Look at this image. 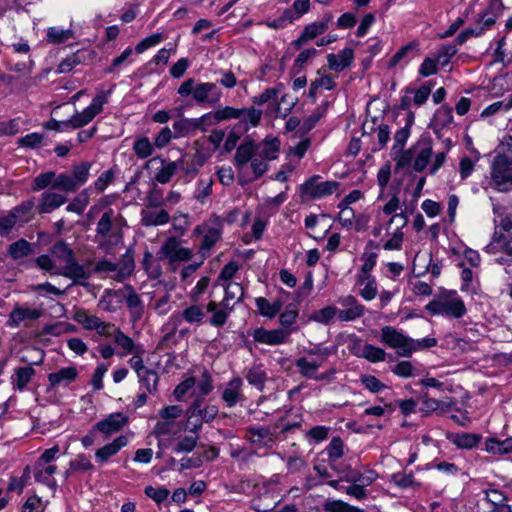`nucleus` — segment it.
<instances>
[{"mask_svg": "<svg viewBox=\"0 0 512 512\" xmlns=\"http://www.w3.org/2000/svg\"><path fill=\"white\" fill-rule=\"evenodd\" d=\"M125 218L113 209L106 210L97 222L95 241L99 249L111 253L114 248L123 242V228L126 226Z\"/></svg>", "mask_w": 512, "mask_h": 512, "instance_id": "1", "label": "nucleus"}, {"mask_svg": "<svg viewBox=\"0 0 512 512\" xmlns=\"http://www.w3.org/2000/svg\"><path fill=\"white\" fill-rule=\"evenodd\" d=\"M381 342L388 347L395 349L401 357H410L415 351L432 348L437 345L436 338H424L414 340L392 326H385L381 329Z\"/></svg>", "mask_w": 512, "mask_h": 512, "instance_id": "2", "label": "nucleus"}, {"mask_svg": "<svg viewBox=\"0 0 512 512\" xmlns=\"http://www.w3.org/2000/svg\"><path fill=\"white\" fill-rule=\"evenodd\" d=\"M51 255L64 265L61 276L72 280L73 285L86 286V280L91 277V271L79 264L74 251L63 241L56 242L51 248Z\"/></svg>", "mask_w": 512, "mask_h": 512, "instance_id": "3", "label": "nucleus"}, {"mask_svg": "<svg viewBox=\"0 0 512 512\" xmlns=\"http://www.w3.org/2000/svg\"><path fill=\"white\" fill-rule=\"evenodd\" d=\"M426 310L432 315H443L451 318H461L466 313L463 300L454 291L443 292L433 298Z\"/></svg>", "mask_w": 512, "mask_h": 512, "instance_id": "4", "label": "nucleus"}, {"mask_svg": "<svg viewBox=\"0 0 512 512\" xmlns=\"http://www.w3.org/2000/svg\"><path fill=\"white\" fill-rule=\"evenodd\" d=\"M491 185L501 192L512 190V160L504 155L494 158L491 166Z\"/></svg>", "mask_w": 512, "mask_h": 512, "instance_id": "5", "label": "nucleus"}, {"mask_svg": "<svg viewBox=\"0 0 512 512\" xmlns=\"http://www.w3.org/2000/svg\"><path fill=\"white\" fill-rule=\"evenodd\" d=\"M109 93V91L100 92L93 98L92 103L87 108L80 113H76L69 120H66L64 126L71 129H78L90 123L96 115L101 113L104 104L107 102Z\"/></svg>", "mask_w": 512, "mask_h": 512, "instance_id": "6", "label": "nucleus"}, {"mask_svg": "<svg viewBox=\"0 0 512 512\" xmlns=\"http://www.w3.org/2000/svg\"><path fill=\"white\" fill-rule=\"evenodd\" d=\"M319 176H313L301 185L303 196L310 199L322 198L333 194L339 187L336 181H319Z\"/></svg>", "mask_w": 512, "mask_h": 512, "instance_id": "7", "label": "nucleus"}, {"mask_svg": "<svg viewBox=\"0 0 512 512\" xmlns=\"http://www.w3.org/2000/svg\"><path fill=\"white\" fill-rule=\"evenodd\" d=\"M159 253L168 259L170 263L185 262L192 258L193 252L189 248L182 247L175 237L167 238L162 244Z\"/></svg>", "mask_w": 512, "mask_h": 512, "instance_id": "8", "label": "nucleus"}, {"mask_svg": "<svg viewBox=\"0 0 512 512\" xmlns=\"http://www.w3.org/2000/svg\"><path fill=\"white\" fill-rule=\"evenodd\" d=\"M134 270V261L132 259H125L122 264L113 263L107 259L98 261L94 266V271L101 272H114L113 278L117 281H124L127 279Z\"/></svg>", "mask_w": 512, "mask_h": 512, "instance_id": "9", "label": "nucleus"}, {"mask_svg": "<svg viewBox=\"0 0 512 512\" xmlns=\"http://www.w3.org/2000/svg\"><path fill=\"white\" fill-rule=\"evenodd\" d=\"M246 438L258 448H271L276 442V436L269 427H249Z\"/></svg>", "mask_w": 512, "mask_h": 512, "instance_id": "10", "label": "nucleus"}, {"mask_svg": "<svg viewBox=\"0 0 512 512\" xmlns=\"http://www.w3.org/2000/svg\"><path fill=\"white\" fill-rule=\"evenodd\" d=\"M127 423L128 416L121 412H116L109 414L106 418L96 423L95 426L100 433L104 434L105 438H108L112 434L119 432Z\"/></svg>", "mask_w": 512, "mask_h": 512, "instance_id": "11", "label": "nucleus"}, {"mask_svg": "<svg viewBox=\"0 0 512 512\" xmlns=\"http://www.w3.org/2000/svg\"><path fill=\"white\" fill-rule=\"evenodd\" d=\"M32 471L36 482L46 485L52 490L56 489L57 483L53 477L57 471L55 464L43 463L37 460L32 466Z\"/></svg>", "mask_w": 512, "mask_h": 512, "instance_id": "12", "label": "nucleus"}, {"mask_svg": "<svg viewBox=\"0 0 512 512\" xmlns=\"http://www.w3.org/2000/svg\"><path fill=\"white\" fill-rule=\"evenodd\" d=\"M224 220L220 216H212L208 222L204 237L200 246L201 251H209L214 244L220 239L222 234Z\"/></svg>", "mask_w": 512, "mask_h": 512, "instance_id": "13", "label": "nucleus"}, {"mask_svg": "<svg viewBox=\"0 0 512 512\" xmlns=\"http://www.w3.org/2000/svg\"><path fill=\"white\" fill-rule=\"evenodd\" d=\"M414 150L417 154L413 163V169L416 172H422L427 167L433 153L431 139H420L414 146Z\"/></svg>", "mask_w": 512, "mask_h": 512, "instance_id": "14", "label": "nucleus"}, {"mask_svg": "<svg viewBox=\"0 0 512 512\" xmlns=\"http://www.w3.org/2000/svg\"><path fill=\"white\" fill-rule=\"evenodd\" d=\"M291 331L286 329L265 330L258 328L254 331L253 338L260 343L278 345L286 342Z\"/></svg>", "mask_w": 512, "mask_h": 512, "instance_id": "15", "label": "nucleus"}, {"mask_svg": "<svg viewBox=\"0 0 512 512\" xmlns=\"http://www.w3.org/2000/svg\"><path fill=\"white\" fill-rule=\"evenodd\" d=\"M159 161L161 163L160 169L154 175V179L161 184H166L171 181L172 177L182 167L183 159L178 161H167L163 158H153L148 163Z\"/></svg>", "mask_w": 512, "mask_h": 512, "instance_id": "16", "label": "nucleus"}, {"mask_svg": "<svg viewBox=\"0 0 512 512\" xmlns=\"http://www.w3.org/2000/svg\"><path fill=\"white\" fill-rule=\"evenodd\" d=\"M220 96L217 86L214 83L206 82L196 85L193 99L198 103H216Z\"/></svg>", "mask_w": 512, "mask_h": 512, "instance_id": "17", "label": "nucleus"}, {"mask_svg": "<svg viewBox=\"0 0 512 512\" xmlns=\"http://www.w3.org/2000/svg\"><path fill=\"white\" fill-rule=\"evenodd\" d=\"M256 149V143L250 138H246L245 141L239 145L234 155V164L239 171H242L246 164L251 161L256 154Z\"/></svg>", "mask_w": 512, "mask_h": 512, "instance_id": "18", "label": "nucleus"}, {"mask_svg": "<svg viewBox=\"0 0 512 512\" xmlns=\"http://www.w3.org/2000/svg\"><path fill=\"white\" fill-rule=\"evenodd\" d=\"M42 315V311L39 309H32L28 307L16 306L10 313L8 319V326L10 327H19L20 324L25 321H33L40 318Z\"/></svg>", "mask_w": 512, "mask_h": 512, "instance_id": "19", "label": "nucleus"}, {"mask_svg": "<svg viewBox=\"0 0 512 512\" xmlns=\"http://www.w3.org/2000/svg\"><path fill=\"white\" fill-rule=\"evenodd\" d=\"M242 385L243 381L239 377L233 378L226 384L222 392V399L228 407H234L243 400Z\"/></svg>", "mask_w": 512, "mask_h": 512, "instance_id": "20", "label": "nucleus"}, {"mask_svg": "<svg viewBox=\"0 0 512 512\" xmlns=\"http://www.w3.org/2000/svg\"><path fill=\"white\" fill-rule=\"evenodd\" d=\"M123 301H126L127 307L130 309L133 320H139L143 315V303L140 296L135 292L131 285L122 288Z\"/></svg>", "mask_w": 512, "mask_h": 512, "instance_id": "21", "label": "nucleus"}, {"mask_svg": "<svg viewBox=\"0 0 512 512\" xmlns=\"http://www.w3.org/2000/svg\"><path fill=\"white\" fill-rule=\"evenodd\" d=\"M128 443L127 437L121 435L115 438L111 443L104 445L95 452V457L99 463L107 462L112 456L116 455L120 449Z\"/></svg>", "mask_w": 512, "mask_h": 512, "instance_id": "22", "label": "nucleus"}, {"mask_svg": "<svg viewBox=\"0 0 512 512\" xmlns=\"http://www.w3.org/2000/svg\"><path fill=\"white\" fill-rule=\"evenodd\" d=\"M67 201L66 196L56 192H45L37 205L39 214L51 213Z\"/></svg>", "mask_w": 512, "mask_h": 512, "instance_id": "23", "label": "nucleus"}, {"mask_svg": "<svg viewBox=\"0 0 512 512\" xmlns=\"http://www.w3.org/2000/svg\"><path fill=\"white\" fill-rule=\"evenodd\" d=\"M123 302V292L122 289L112 290L106 289L104 290L98 306L107 312H115L118 310Z\"/></svg>", "mask_w": 512, "mask_h": 512, "instance_id": "24", "label": "nucleus"}, {"mask_svg": "<svg viewBox=\"0 0 512 512\" xmlns=\"http://www.w3.org/2000/svg\"><path fill=\"white\" fill-rule=\"evenodd\" d=\"M354 59V52L351 48H345L338 54H328V67L336 72L348 68Z\"/></svg>", "mask_w": 512, "mask_h": 512, "instance_id": "25", "label": "nucleus"}, {"mask_svg": "<svg viewBox=\"0 0 512 512\" xmlns=\"http://www.w3.org/2000/svg\"><path fill=\"white\" fill-rule=\"evenodd\" d=\"M140 216L141 224L146 227L162 226L170 221V215L164 209H143L140 213Z\"/></svg>", "mask_w": 512, "mask_h": 512, "instance_id": "26", "label": "nucleus"}, {"mask_svg": "<svg viewBox=\"0 0 512 512\" xmlns=\"http://www.w3.org/2000/svg\"><path fill=\"white\" fill-rule=\"evenodd\" d=\"M211 119V113L203 115L199 119H179L173 123V128L177 132V136L189 134L195 129H200L204 122Z\"/></svg>", "mask_w": 512, "mask_h": 512, "instance_id": "27", "label": "nucleus"}, {"mask_svg": "<svg viewBox=\"0 0 512 512\" xmlns=\"http://www.w3.org/2000/svg\"><path fill=\"white\" fill-rule=\"evenodd\" d=\"M257 155L260 158L271 161L277 158L280 149V141L277 138L266 137L261 143H256Z\"/></svg>", "mask_w": 512, "mask_h": 512, "instance_id": "28", "label": "nucleus"}, {"mask_svg": "<svg viewBox=\"0 0 512 512\" xmlns=\"http://www.w3.org/2000/svg\"><path fill=\"white\" fill-rule=\"evenodd\" d=\"M78 376V371L75 367H65L60 369L57 372L50 373L48 375V380L51 387L56 386H67L71 382H73Z\"/></svg>", "mask_w": 512, "mask_h": 512, "instance_id": "29", "label": "nucleus"}, {"mask_svg": "<svg viewBox=\"0 0 512 512\" xmlns=\"http://www.w3.org/2000/svg\"><path fill=\"white\" fill-rule=\"evenodd\" d=\"M206 311L212 313L209 320L210 324L215 327H221L226 323L231 310L223 307L222 302L217 303L215 301H210L206 305Z\"/></svg>", "mask_w": 512, "mask_h": 512, "instance_id": "30", "label": "nucleus"}, {"mask_svg": "<svg viewBox=\"0 0 512 512\" xmlns=\"http://www.w3.org/2000/svg\"><path fill=\"white\" fill-rule=\"evenodd\" d=\"M325 361V357H323L320 361L318 360H309L306 357L299 358L296 361V367L299 373L306 378H314L318 368Z\"/></svg>", "mask_w": 512, "mask_h": 512, "instance_id": "31", "label": "nucleus"}, {"mask_svg": "<svg viewBox=\"0 0 512 512\" xmlns=\"http://www.w3.org/2000/svg\"><path fill=\"white\" fill-rule=\"evenodd\" d=\"M358 284L364 285V287L360 290L359 294L361 297L367 301L374 299L378 293L376 280L370 274L359 275L358 276Z\"/></svg>", "mask_w": 512, "mask_h": 512, "instance_id": "32", "label": "nucleus"}, {"mask_svg": "<svg viewBox=\"0 0 512 512\" xmlns=\"http://www.w3.org/2000/svg\"><path fill=\"white\" fill-rule=\"evenodd\" d=\"M244 295L243 287L237 282H229L225 286V296L222 300V306L229 310H232L233 305H230L231 301L238 302Z\"/></svg>", "mask_w": 512, "mask_h": 512, "instance_id": "33", "label": "nucleus"}, {"mask_svg": "<svg viewBox=\"0 0 512 512\" xmlns=\"http://www.w3.org/2000/svg\"><path fill=\"white\" fill-rule=\"evenodd\" d=\"M485 450L495 455H505L512 452V438L498 440L490 438L485 443Z\"/></svg>", "mask_w": 512, "mask_h": 512, "instance_id": "34", "label": "nucleus"}, {"mask_svg": "<svg viewBox=\"0 0 512 512\" xmlns=\"http://www.w3.org/2000/svg\"><path fill=\"white\" fill-rule=\"evenodd\" d=\"M376 478L377 474L372 470L363 473H360L355 470H350L344 479L346 482L359 484L365 488L371 485L376 480Z\"/></svg>", "mask_w": 512, "mask_h": 512, "instance_id": "35", "label": "nucleus"}, {"mask_svg": "<svg viewBox=\"0 0 512 512\" xmlns=\"http://www.w3.org/2000/svg\"><path fill=\"white\" fill-rule=\"evenodd\" d=\"M73 38L74 32L71 29L50 27L47 31V41L51 44H61Z\"/></svg>", "mask_w": 512, "mask_h": 512, "instance_id": "36", "label": "nucleus"}, {"mask_svg": "<svg viewBox=\"0 0 512 512\" xmlns=\"http://www.w3.org/2000/svg\"><path fill=\"white\" fill-rule=\"evenodd\" d=\"M244 116V109L234 108L230 106H226L222 109H218L211 114V119L213 118L215 123H219L221 121L230 120V119H242Z\"/></svg>", "mask_w": 512, "mask_h": 512, "instance_id": "37", "label": "nucleus"}, {"mask_svg": "<svg viewBox=\"0 0 512 512\" xmlns=\"http://www.w3.org/2000/svg\"><path fill=\"white\" fill-rule=\"evenodd\" d=\"M452 404V401L449 399L440 401L424 396L422 401V409L427 412L439 411L441 413H445L450 410Z\"/></svg>", "mask_w": 512, "mask_h": 512, "instance_id": "38", "label": "nucleus"}, {"mask_svg": "<svg viewBox=\"0 0 512 512\" xmlns=\"http://www.w3.org/2000/svg\"><path fill=\"white\" fill-rule=\"evenodd\" d=\"M90 169L91 163L85 161L80 162L79 164L73 167L71 171V176L76 185L78 186V188H80L87 182L90 174Z\"/></svg>", "mask_w": 512, "mask_h": 512, "instance_id": "39", "label": "nucleus"}, {"mask_svg": "<svg viewBox=\"0 0 512 512\" xmlns=\"http://www.w3.org/2000/svg\"><path fill=\"white\" fill-rule=\"evenodd\" d=\"M336 315L338 316V309L335 306H326L320 310L314 311L310 315V320L328 325Z\"/></svg>", "mask_w": 512, "mask_h": 512, "instance_id": "40", "label": "nucleus"}, {"mask_svg": "<svg viewBox=\"0 0 512 512\" xmlns=\"http://www.w3.org/2000/svg\"><path fill=\"white\" fill-rule=\"evenodd\" d=\"M73 319L86 330H93L100 320L98 316L90 314L84 309H78L75 312Z\"/></svg>", "mask_w": 512, "mask_h": 512, "instance_id": "41", "label": "nucleus"}, {"mask_svg": "<svg viewBox=\"0 0 512 512\" xmlns=\"http://www.w3.org/2000/svg\"><path fill=\"white\" fill-rule=\"evenodd\" d=\"M205 315V310L200 305H191L182 311L183 319L190 324L202 323L203 319L205 318Z\"/></svg>", "mask_w": 512, "mask_h": 512, "instance_id": "42", "label": "nucleus"}, {"mask_svg": "<svg viewBox=\"0 0 512 512\" xmlns=\"http://www.w3.org/2000/svg\"><path fill=\"white\" fill-rule=\"evenodd\" d=\"M34 374L35 370L31 366L18 368L15 372V378L13 380L14 386L19 390H23L30 382Z\"/></svg>", "mask_w": 512, "mask_h": 512, "instance_id": "43", "label": "nucleus"}, {"mask_svg": "<svg viewBox=\"0 0 512 512\" xmlns=\"http://www.w3.org/2000/svg\"><path fill=\"white\" fill-rule=\"evenodd\" d=\"M246 379L249 384L262 391L267 380V374L261 367H253L248 370Z\"/></svg>", "mask_w": 512, "mask_h": 512, "instance_id": "44", "label": "nucleus"}, {"mask_svg": "<svg viewBox=\"0 0 512 512\" xmlns=\"http://www.w3.org/2000/svg\"><path fill=\"white\" fill-rule=\"evenodd\" d=\"M480 441V436L472 433L455 434L452 442L459 448L471 449Z\"/></svg>", "mask_w": 512, "mask_h": 512, "instance_id": "45", "label": "nucleus"}, {"mask_svg": "<svg viewBox=\"0 0 512 512\" xmlns=\"http://www.w3.org/2000/svg\"><path fill=\"white\" fill-rule=\"evenodd\" d=\"M53 188L60 189L65 192H75L79 189L71 174L68 173L59 174L57 177L55 176Z\"/></svg>", "mask_w": 512, "mask_h": 512, "instance_id": "46", "label": "nucleus"}, {"mask_svg": "<svg viewBox=\"0 0 512 512\" xmlns=\"http://www.w3.org/2000/svg\"><path fill=\"white\" fill-rule=\"evenodd\" d=\"M71 471L88 472L94 470V466L90 459L83 454L78 455L74 460L69 463V470L66 471L65 476L68 477Z\"/></svg>", "mask_w": 512, "mask_h": 512, "instance_id": "47", "label": "nucleus"}, {"mask_svg": "<svg viewBox=\"0 0 512 512\" xmlns=\"http://www.w3.org/2000/svg\"><path fill=\"white\" fill-rule=\"evenodd\" d=\"M31 253V245L28 241L20 239L9 246V254L14 259H20Z\"/></svg>", "mask_w": 512, "mask_h": 512, "instance_id": "48", "label": "nucleus"}, {"mask_svg": "<svg viewBox=\"0 0 512 512\" xmlns=\"http://www.w3.org/2000/svg\"><path fill=\"white\" fill-rule=\"evenodd\" d=\"M133 151L139 158H147L153 154V144L147 137H141L135 141Z\"/></svg>", "mask_w": 512, "mask_h": 512, "instance_id": "49", "label": "nucleus"}, {"mask_svg": "<svg viewBox=\"0 0 512 512\" xmlns=\"http://www.w3.org/2000/svg\"><path fill=\"white\" fill-rule=\"evenodd\" d=\"M361 356L370 362H380L385 360L386 352L380 347L365 344L363 346Z\"/></svg>", "mask_w": 512, "mask_h": 512, "instance_id": "50", "label": "nucleus"}, {"mask_svg": "<svg viewBox=\"0 0 512 512\" xmlns=\"http://www.w3.org/2000/svg\"><path fill=\"white\" fill-rule=\"evenodd\" d=\"M213 180L211 178H203L198 181L195 199L204 203L207 198L212 194Z\"/></svg>", "mask_w": 512, "mask_h": 512, "instance_id": "51", "label": "nucleus"}, {"mask_svg": "<svg viewBox=\"0 0 512 512\" xmlns=\"http://www.w3.org/2000/svg\"><path fill=\"white\" fill-rule=\"evenodd\" d=\"M138 377L148 393L152 394L156 392L159 378L155 371L148 369Z\"/></svg>", "mask_w": 512, "mask_h": 512, "instance_id": "52", "label": "nucleus"}, {"mask_svg": "<svg viewBox=\"0 0 512 512\" xmlns=\"http://www.w3.org/2000/svg\"><path fill=\"white\" fill-rule=\"evenodd\" d=\"M344 443L340 437H334L326 448V452L330 462L340 459L344 452Z\"/></svg>", "mask_w": 512, "mask_h": 512, "instance_id": "53", "label": "nucleus"}, {"mask_svg": "<svg viewBox=\"0 0 512 512\" xmlns=\"http://www.w3.org/2000/svg\"><path fill=\"white\" fill-rule=\"evenodd\" d=\"M36 263L42 270L48 272L50 275L61 276L63 269L58 267L50 256L41 255L36 259Z\"/></svg>", "mask_w": 512, "mask_h": 512, "instance_id": "54", "label": "nucleus"}, {"mask_svg": "<svg viewBox=\"0 0 512 512\" xmlns=\"http://www.w3.org/2000/svg\"><path fill=\"white\" fill-rule=\"evenodd\" d=\"M457 53V48L455 45H444L437 52L435 59L438 64L442 67H445L450 62L451 58Z\"/></svg>", "mask_w": 512, "mask_h": 512, "instance_id": "55", "label": "nucleus"}, {"mask_svg": "<svg viewBox=\"0 0 512 512\" xmlns=\"http://www.w3.org/2000/svg\"><path fill=\"white\" fill-rule=\"evenodd\" d=\"M327 30V24L325 22H313L308 24L302 31L305 38L310 41L317 36L323 34Z\"/></svg>", "mask_w": 512, "mask_h": 512, "instance_id": "56", "label": "nucleus"}, {"mask_svg": "<svg viewBox=\"0 0 512 512\" xmlns=\"http://www.w3.org/2000/svg\"><path fill=\"white\" fill-rule=\"evenodd\" d=\"M340 212L338 214V221L343 227H351L354 224L355 213L352 208L344 204H338Z\"/></svg>", "mask_w": 512, "mask_h": 512, "instance_id": "57", "label": "nucleus"}, {"mask_svg": "<svg viewBox=\"0 0 512 512\" xmlns=\"http://www.w3.org/2000/svg\"><path fill=\"white\" fill-rule=\"evenodd\" d=\"M326 512H365L362 509L348 505L343 501H331L325 504Z\"/></svg>", "mask_w": 512, "mask_h": 512, "instance_id": "58", "label": "nucleus"}, {"mask_svg": "<svg viewBox=\"0 0 512 512\" xmlns=\"http://www.w3.org/2000/svg\"><path fill=\"white\" fill-rule=\"evenodd\" d=\"M364 314V306L349 307L338 310V318L340 321L348 322L360 318Z\"/></svg>", "mask_w": 512, "mask_h": 512, "instance_id": "59", "label": "nucleus"}, {"mask_svg": "<svg viewBox=\"0 0 512 512\" xmlns=\"http://www.w3.org/2000/svg\"><path fill=\"white\" fill-rule=\"evenodd\" d=\"M43 138V135L40 133H31L20 137L17 143L21 147L34 149L42 144Z\"/></svg>", "mask_w": 512, "mask_h": 512, "instance_id": "60", "label": "nucleus"}, {"mask_svg": "<svg viewBox=\"0 0 512 512\" xmlns=\"http://www.w3.org/2000/svg\"><path fill=\"white\" fill-rule=\"evenodd\" d=\"M435 121L441 127L450 125L453 121L452 108L447 105L441 106L435 113Z\"/></svg>", "mask_w": 512, "mask_h": 512, "instance_id": "61", "label": "nucleus"}, {"mask_svg": "<svg viewBox=\"0 0 512 512\" xmlns=\"http://www.w3.org/2000/svg\"><path fill=\"white\" fill-rule=\"evenodd\" d=\"M55 180V173L52 171L39 174L34 180H33V186L32 189L34 191L42 190L48 187L49 185H53V182Z\"/></svg>", "mask_w": 512, "mask_h": 512, "instance_id": "62", "label": "nucleus"}, {"mask_svg": "<svg viewBox=\"0 0 512 512\" xmlns=\"http://www.w3.org/2000/svg\"><path fill=\"white\" fill-rule=\"evenodd\" d=\"M113 338H114V342L118 346L123 348L126 352H128V353L133 352V350L135 348L133 340L129 336L124 334L118 327L115 331Z\"/></svg>", "mask_w": 512, "mask_h": 512, "instance_id": "63", "label": "nucleus"}, {"mask_svg": "<svg viewBox=\"0 0 512 512\" xmlns=\"http://www.w3.org/2000/svg\"><path fill=\"white\" fill-rule=\"evenodd\" d=\"M88 204L87 192L83 191L79 197L74 198L66 207L69 212H75L77 214L83 213Z\"/></svg>", "mask_w": 512, "mask_h": 512, "instance_id": "64", "label": "nucleus"}]
</instances>
